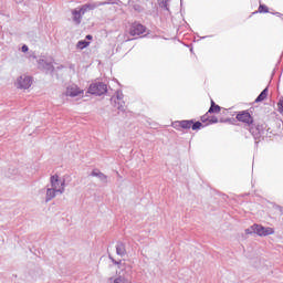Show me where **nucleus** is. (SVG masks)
<instances>
[{
    "label": "nucleus",
    "mask_w": 283,
    "mask_h": 283,
    "mask_svg": "<svg viewBox=\"0 0 283 283\" xmlns=\"http://www.w3.org/2000/svg\"><path fill=\"white\" fill-rule=\"evenodd\" d=\"M174 129H192V132H198L202 129V123L193 122V119L177 120L172 124Z\"/></svg>",
    "instance_id": "f257e3e1"
},
{
    "label": "nucleus",
    "mask_w": 283,
    "mask_h": 283,
    "mask_svg": "<svg viewBox=\"0 0 283 283\" xmlns=\"http://www.w3.org/2000/svg\"><path fill=\"white\" fill-rule=\"evenodd\" d=\"M220 112H221L220 105H217V103L213 102V99H211V106L209 111L207 112V114L200 117L201 123H209L210 125L218 123V117L210 116L209 114H220Z\"/></svg>",
    "instance_id": "f03ea898"
},
{
    "label": "nucleus",
    "mask_w": 283,
    "mask_h": 283,
    "mask_svg": "<svg viewBox=\"0 0 283 283\" xmlns=\"http://www.w3.org/2000/svg\"><path fill=\"white\" fill-rule=\"evenodd\" d=\"M147 32V27L143 25L140 22H133L128 29V34L130 36H140Z\"/></svg>",
    "instance_id": "7ed1b4c3"
},
{
    "label": "nucleus",
    "mask_w": 283,
    "mask_h": 283,
    "mask_svg": "<svg viewBox=\"0 0 283 283\" xmlns=\"http://www.w3.org/2000/svg\"><path fill=\"white\" fill-rule=\"evenodd\" d=\"M107 93V85L104 83H94L88 87V94H94L95 96H103Z\"/></svg>",
    "instance_id": "20e7f679"
},
{
    "label": "nucleus",
    "mask_w": 283,
    "mask_h": 283,
    "mask_svg": "<svg viewBox=\"0 0 283 283\" xmlns=\"http://www.w3.org/2000/svg\"><path fill=\"white\" fill-rule=\"evenodd\" d=\"M252 229L255 233L260 235V238H264L266 235H273L275 233V230L271 227H264L262 224H253Z\"/></svg>",
    "instance_id": "39448f33"
},
{
    "label": "nucleus",
    "mask_w": 283,
    "mask_h": 283,
    "mask_svg": "<svg viewBox=\"0 0 283 283\" xmlns=\"http://www.w3.org/2000/svg\"><path fill=\"white\" fill-rule=\"evenodd\" d=\"M235 119L239 123H243V125H248L249 127L253 124V116H251V113H249V111H241L237 113Z\"/></svg>",
    "instance_id": "423d86ee"
},
{
    "label": "nucleus",
    "mask_w": 283,
    "mask_h": 283,
    "mask_svg": "<svg viewBox=\"0 0 283 283\" xmlns=\"http://www.w3.org/2000/svg\"><path fill=\"white\" fill-rule=\"evenodd\" d=\"M15 87H18V90H30V87H32V77L21 75L15 82Z\"/></svg>",
    "instance_id": "0eeeda50"
},
{
    "label": "nucleus",
    "mask_w": 283,
    "mask_h": 283,
    "mask_svg": "<svg viewBox=\"0 0 283 283\" xmlns=\"http://www.w3.org/2000/svg\"><path fill=\"white\" fill-rule=\"evenodd\" d=\"M64 185L65 184L59 179L57 175H54L51 177V187L57 193H63L65 191Z\"/></svg>",
    "instance_id": "6e6552de"
},
{
    "label": "nucleus",
    "mask_w": 283,
    "mask_h": 283,
    "mask_svg": "<svg viewBox=\"0 0 283 283\" xmlns=\"http://www.w3.org/2000/svg\"><path fill=\"white\" fill-rule=\"evenodd\" d=\"M90 9V6H83L80 10H73L72 14H73V21L78 25L81 24V19L83 17V14H85L87 12V10Z\"/></svg>",
    "instance_id": "1a4fd4ad"
},
{
    "label": "nucleus",
    "mask_w": 283,
    "mask_h": 283,
    "mask_svg": "<svg viewBox=\"0 0 283 283\" xmlns=\"http://www.w3.org/2000/svg\"><path fill=\"white\" fill-rule=\"evenodd\" d=\"M81 94H84V91L78 87V85L72 84L69 87H66V96H71L72 98L76 96H81Z\"/></svg>",
    "instance_id": "9d476101"
},
{
    "label": "nucleus",
    "mask_w": 283,
    "mask_h": 283,
    "mask_svg": "<svg viewBox=\"0 0 283 283\" xmlns=\"http://www.w3.org/2000/svg\"><path fill=\"white\" fill-rule=\"evenodd\" d=\"M269 96V88H264L261 94L256 97L255 103H262V101H266Z\"/></svg>",
    "instance_id": "9b49d317"
},
{
    "label": "nucleus",
    "mask_w": 283,
    "mask_h": 283,
    "mask_svg": "<svg viewBox=\"0 0 283 283\" xmlns=\"http://www.w3.org/2000/svg\"><path fill=\"white\" fill-rule=\"evenodd\" d=\"M56 190L55 189H53V188H49L48 190H46V200L49 201V200H52V198H54L55 196H56Z\"/></svg>",
    "instance_id": "f8f14e48"
},
{
    "label": "nucleus",
    "mask_w": 283,
    "mask_h": 283,
    "mask_svg": "<svg viewBox=\"0 0 283 283\" xmlns=\"http://www.w3.org/2000/svg\"><path fill=\"white\" fill-rule=\"evenodd\" d=\"M90 45V42L87 41H78L76 44V48L78 50H85V48H87Z\"/></svg>",
    "instance_id": "ddd939ff"
},
{
    "label": "nucleus",
    "mask_w": 283,
    "mask_h": 283,
    "mask_svg": "<svg viewBox=\"0 0 283 283\" xmlns=\"http://www.w3.org/2000/svg\"><path fill=\"white\" fill-rule=\"evenodd\" d=\"M114 283H132V281L123 277V276H119L117 279L114 280Z\"/></svg>",
    "instance_id": "4468645a"
},
{
    "label": "nucleus",
    "mask_w": 283,
    "mask_h": 283,
    "mask_svg": "<svg viewBox=\"0 0 283 283\" xmlns=\"http://www.w3.org/2000/svg\"><path fill=\"white\" fill-rule=\"evenodd\" d=\"M258 12H260V13H266V12H269V7H266V6H264V4H261V6H259V10H258Z\"/></svg>",
    "instance_id": "2eb2a0df"
},
{
    "label": "nucleus",
    "mask_w": 283,
    "mask_h": 283,
    "mask_svg": "<svg viewBox=\"0 0 283 283\" xmlns=\"http://www.w3.org/2000/svg\"><path fill=\"white\" fill-rule=\"evenodd\" d=\"M116 252L118 253V255H125V247L118 245L116 248Z\"/></svg>",
    "instance_id": "dca6fc26"
},
{
    "label": "nucleus",
    "mask_w": 283,
    "mask_h": 283,
    "mask_svg": "<svg viewBox=\"0 0 283 283\" xmlns=\"http://www.w3.org/2000/svg\"><path fill=\"white\" fill-rule=\"evenodd\" d=\"M279 112H283V99L277 103Z\"/></svg>",
    "instance_id": "f3484780"
},
{
    "label": "nucleus",
    "mask_w": 283,
    "mask_h": 283,
    "mask_svg": "<svg viewBox=\"0 0 283 283\" xmlns=\"http://www.w3.org/2000/svg\"><path fill=\"white\" fill-rule=\"evenodd\" d=\"M92 176H101V171H98V170H93V171H92Z\"/></svg>",
    "instance_id": "a211bd4d"
},
{
    "label": "nucleus",
    "mask_w": 283,
    "mask_h": 283,
    "mask_svg": "<svg viewBox=\"0 0 283 283\" xmlns=\"http://www.w3.org/2000/svg\"><path fill=\"white\" fill-rule=\"evenodd\" d=\"M22 52H28V45L22 46Z\"/></svg>",
    "instance_id": "6ab92c4d"
},
{
    "label": "nucleus",
    "mask_w": 283,
    "mask_h": 283,
    "mask_svg": "<svg viewBox=\"0 0 283 283\" xmlns=\"http://www.w3.org/2000/svg\"><path fill=\"white\" fill-rule=\"evenodd\" d=\"M86 39H87L88 41H92V35H86Z\"/></svg>",
    "instance_id": "aec40b11"
}]
</instances>
